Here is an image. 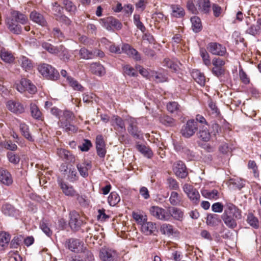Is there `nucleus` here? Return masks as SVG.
<instances>
[{"label": "nucleus", "instance_id": "4be33fe9", "mask_svg": "<svg viewBox=\"0 0 261 261\" xmlns=\"http://www.w3.org/2000/svg\"><path fill=\"white\" fill-rule=\"evenodd\" d=\"M122 51L136 60H140L141 59L139 53L127 44L123 45Z\"/></svg>", "mask_w": 261, "mask_h": 261}, {"label": "nucleus", "instance_id": "9b49d317", "mask_svg": "<svg viewBox=\"0 0 261 261\" xmlns=\"http://www.w3.org/2000/svg\"><path fill=\"white\" fill-rule=\"evenodd\" d=\"M197 128V122L194 120H188L183 126L181 130V134L185 138H190L195 134Z\"/></svg>", "mask_w": 261, "mask_h": 261}, {"label": "nucleus", "instance_id": "393cba45", "mask_svg": "<svg viewBox=\"0 0 261 261\" xmlns=\"http://www.w3.org/2000/svg\"><path fill=\"white\" fill-rule=\"evenodd\" d=\"M10 18L22 24L27 23L28 21L27 16L18 11H12Z\"/></svg>", "mask_w": 261, "mask_h": 261}, {"label": "nucleus", "instance_id": "20e7f679", "mask_svg": "<svg viewBox=\"0 0 261 261\" xmlns=\"http://www.w3.org/2000/svg\"><path fill=\"white\" fill-rule=\"evenodd\" d=\"M57 181L64 195L69 197H76L79 202H81L80 199H83V196L79 195L72 186L65 182L62 179H58Z\"/></svg>", "mask_w": 261, "mask_h": 261}, {"label": "nucleus", "instance_id": "774afa93", "mask_svg": "<svg viewBox=\"0 0 261 261\" xmlns=\"http://www.w3.org/2000/svg\"><path fill=\"white\" fill-rule=\"evenodd\" d=\"M83 100L84 102L89 103L92 102L93 100L96 101V96L93 93H84L83 94Z\"/></svg>", "mask_w": 261, "mask_h": 261}, {"label": "nucleus", "instance_id": "603ef678", "mask_svg": "<svg viewBox=\"0 0 261 261\" xmlns=\"http://www.w3.org/2000/svg\"><path fill=\"white\" fill-rule=\"evenodd\" d=\"M247 221L248 223L253 228L257 229L259 228V221L258 219L253 214H249L247 216Z\"/></svg>", "mask_w": 261, "mask_h": 261}, {"label": "nucleus", "instance_id": "a211bd4d", "mask_svg": "<svg viewBox=\"0 0 261 261\" xmlns=\"http://www.w3.org/2000/svg\"><path fill=\"white\" fill-rule=\"evenodd\" d=\"M0 181L6 186H9L13 182L10 173L6 169L0 168Z\"/></svg>", "mask_w": 261, "mask_h": 261}, {"label": "nucleus", "instance_id": "09e8293b", "mask_svg": "<svg viewBox=\"0 0 261 261\" xmlns=\"http://www.w3.org/2000/svg\"><path fill=\"white\" fill-rule=\"evenodd\" d=\"M160 121L163 124L167 126H173L175 125V120L167 115H163L160 118Z\"/></svg>", "mask_w": 261, "mask_h": 261}, {"label": "nucleus", "instance_id": "1a4fd4ad", "mask_svg": "<svg viewBox=\"0 0 261 261\" xmlns=\"http://www.w3.org/2000/svg\"><path fill=\"white\" fill-rule=\"evenodd\" d=\"M38 69L42 75L51 79L57 78L58 75L57 71L47 64L43 63L40 65Z\"/></svg>", "mask_w": 261, "mask_h": 261}, {"label": "nucleus", "instance_id": "2eb2a0df", "mask_svg": "<svg viewBox=\"0 0 261 261\" xmlns=\"http://www.w3.org/2000/svg\"><path fill=\"white\" fill-rule=\"evenodd\" d=\"M173 170L175 175L178 177L184 178L188 175L186 166L181 161L175 162L173 165Z\"/></svg>", "mask_w": 261, "mask_h": 261}, {"label": "nucleus", "instance_id": "7c9ffc66", "mask_svg": "<svg viewBox=\"0 0 261 261\" xmlns=\"http://www.w3.org/2000/svg\"><path fill=\"white\" fill-rule=\"evenodd\" d=\"M221 220L219 216L216 214H208L206 217V224L210 226H214L218 225Z\"/></svg>", "mask_w": 261, "mask_h": 261}, {"label": "nucleus", "instance_id": "dca6fc26", "mask_svg": "<svg viewBox=\"0 0 261 261\" xmlns=\"http://www.w3.org/2000/svg\"><path fill=\"white\" fill-rule=\"evenodd\" d=\"M6 106L9 111L15 114H21L24 111L23 106L18 101L9 100Z\"/></svg>", "mask_w": 261, "mask_h": 261}, {"label": "nucleus", "instance_id": "de8ad7c7", "mask_svg": "<svg viewBox=\"0 0 261 261\" xmlns=\"http://www.w3.org/2000/svg\"><path fill=\"white\" fill-rule=\"evenodd\" d=\"M132 216L135 221L142 225L147 220V216L139 212H133Z\"/></svg>", "mask_w": 261, "mask_h": 261}, {"label": "nucleus", "instance_id": "f8f14e48", "mask_svg": "<svg viewBox=\"0 0 261 261\" xmlns=\"http://www.w3.org/2000/svg\"><path fill=\"white\" fill-rule=\"evenodd\" d=\"M149 212L152 216L158 219L169 221L168 209L165 210L158 206H152L149 209Z\"/></svg>", "mask_w": 261, "mask_h": 261}, {"label": "nucleus", "instance_id": "8fccbe9b", "mask_svg": "<svg viewBox=\"0 0 261 261\" xmlns=\"http://www.w3.org/2000/svg\"><path fill=\"white\" fill-rule=\"evenodd\" d=\"M79 54L81 58L85 60L91 59L94 57V53L85 47L82 48L80 50Z\"/></svg>", "mask_w": 261, "mask_h": 261}, {"label": "nucleus", "instance_id": "052dcab7", "mask_svg": "<svg viewBox=\"0 0 261 261\" xmlns=\"http://www.w3.org/2000/svg\"><path fill=\"white\" fill-rule=\"evenodd\" d=\"M107 23L111 24L112 27L118 30L120 29L122 27V24L119 21L113 17L108 18L107 19Z\"/></svg>", "mask_w": 261, "mask_h": 261}, {"label": "nucleus", "instance_id": "0eeeda50", "mask_svg": "<svg viewBox=\"0 0 261 261\" xmlns=\"http://www.w3.org/2000/svg\"><path fill=\"white\" fill-rule=\"evenodd\" d=\"M252 19L250 17H246L245 19V23L248 27L245 31L246 34L252 36H256L261 33V18L257 19L256 24H251Z\"/></svg>", "mask_w": 261, "mask_h": 261}, {"label": "nucleus", "instance_id": "bf43d9fd", "mask_svg": "<svg viewBox=\"0 0 261 261\" xmlns=\"http://www.w3.org/2000/svg\"><path fill=\"white\" fill-rule=\"evenodd\" d=\"M218 192L217 190H214L211 191L204 190L202 192V194L206 198L209 199H217Z\"/></svg>", "mask_w": 261, "mask_h": 261}, {"label": "nucleus", "instance_id": "9d476101", "mask_svg": "<svg viewBox=\"0 0 261 261\" xmlns=\"http://www.w3.org/2000/svg\"><path fill=\"white\" fill-rule=\"evenodd\" d=\"M17 90L20 93L28 91L30 94H34L36 92V87L31 82L27 79H22L16 85Z\"/></svg>", "mask_w": 261, "mask_h": 261}, {"label": "nucleus", "instance_id": "c756f323", "mask_svg": "<svg viewBox=\"0 0 261 261\" xmlns=\"http://www.w3.org/2000/svg\"><path fill=\"white\" fill-rule=\"evenodd\" d=\"M195 81L200 86H203L205 83V77L204 74L198 70H193L191 73Z\"/></svg>", "mask_w": 261, "mask_h": 261}, {"label": "nucleus", "instance_id": "cd10ccee", "mask_svg": "<svg viewBox=\"0 0 261 261\" xmlns=\"http://www.w3.org/2000/svg\"><path fill=\"white\" fill-rule=\"evenodd\" d=\"M196 5L198 7V12L200 11L204 13L209 12L211 8L210 0H197Z\"/></svg>", "mask_w": 261, "mask_h": 261}, {"label": "nucleus", "instance_id": "c03bdc74", "mask_svg": "<svg viewBox=\"0 0 261 261\" xmlns=\"http://www.w3.org/2000/svg\"><path fill=\"white\" fill-rule=\"evenodd\" d=\"M40 228L42 231L48 237L52 235V231L50 230L49 225L46 220H42L40 223Z\"/></svg>", "mask_w": 261, "mask_h": 261}, {"label": "nucleus", "instance_id": "37998d69", "mask_svg": "<svg viewBox=\"0 0 261 261\" xmlns=\"http://www.w3.org/2000/svg\"><path fill=\"white\" fill-rule=\"evenodd\" d=\"M169 202L173 206L179 205L181 201V198L176 192H172L169 197Z\"/></svg>", "mask_w": 261, "mask_h": 261}, {"label": "nucleus", "instance_id": "338daca9", "mask_svg": "<svg viewBox=\"0 0 261 261\" xmlns=\"http://www.w3.org/2000/svg\"><path fill=\"white\" fill-rule=\"evenodd\" d=\"M163 65L166 66L174 71H176L178 68V66L176 64L173 63L169 59H165L163 62Z\"/></svg>", "mask_w": 261, "mask_h": 261}, {"label": "nucleus", "instance_id": "58836bf2", "mask_svg": "<svg viewBox=\"0 0 261 261\" xmlns=\"http://www.w3.org/2000/svg\"><path fill=\"white\" fill-rule=\"evenodd\" d=\"M67 81L70 86L74 90L80 91L84 90L83 87L75 79L71 76H67Z\"/></svg>", "mask_w": 261, "mask_h": 261}, {"label": "nucleus", "instance_id": "ddd939ff", "mask_svg": "<svg viewBox=\"0 0 261 261\" xmlns=\"http://www.w3.org/2000/svg\"><path fill=\"white\" fill-rule=\"evenodd\" d=\"M207 48L211 53L215 55L223 56L226 53L225 47L216 42L210 43Z\"/></svg>", "mask_w": 261, "mask_h": 261}, {"label": "nucleus", "instance_id": "0e129e2a", "mask_svg": "<svg viewBox=\"0 0 261 261\" xmlns=\"http://www.w3.org/2000/svg\"><path fill=\"white\" fill-rule=\"evenodd\" d=\"M136 68L138 69L140 73L144 77H146L149 79H151V72H152V70H147L144 69L141 67L140 66H136Z\"/></svg>", "mask_w": 261, "mask_h": 261}, {"label": "nucleus", "instance_id": "4468645a", "mask_svg": "<svg viewBox=\"0 0 261 261\" xmlns=\"http://www.w3.org/2000/svg\"><path fill=\"white\" fill-rule=\"evenodd\" d=\"M168 214L169 216V220L172 218L175 220L182 221L185 217L184 211L174 206L168 207Z\"/></svg>", "mask_w": 261, "mask_h": 261}, {"label": "nucleus", "instance_id": "473e14b6", "mask_svg": "<svg viewBox=\"0 0 261 261\" xmlns=\"http://www.w3.org/2000/svg\"><path fill=\"white\" fill-rule=\"evenodd\" d=\"M68 247L69 249L73 252H76L79 250L81 242L79 240L70 239L67 241Z\"/></svg>", "mask_w": 261, "mask_h": 261}, {"label": "nucleus", "instance_id": "b1692460", "mask_svg": "<svg viewBox=\"0 0 261 261\" xmlns=\"http://www.w3.org/2000/svg\"><path fill=\"white\" fill-rule=\"evenodd\" d=\"M199 127L200 129L198 133V138L203 141H208L211 138V135L208 129V124L202 125V126H199Z\"/></svg>", "mask_w": 261, "mask_h": 261}, {"label": "nucleus", "instance_id": "f3484780", "mask_svg": "<svg viewBox=\"0 0 261 261\" xmlns=\"http://www.w3.org/2000/svg\"><path fill=\"white\" fill-rule=\"evenodd\" d=\"M2 211L5 215L10 217L17 218L19 215V210L9 203H5L2 206Z\"/></svg>", "mask_w": 261, "mask_h": 261}, {"label": "nucleus", "instance_id": "5fc2aeb1", "mask_svg": "<svg viewBox=\"0 0 261 261\" xmlns=\"http://www.w3.org/2000/svg\"><path fill=\"white\" fill-rule=\"evenodd\" d=\"M161 232L166 235H171L173 233V229L172 225L170 224L164 223L161 226Z\"/></svg>", "mask_w": 261, "mask_h": 261}, {"label": "nucleus", "instance_id": "13d9d810", "mask_svg": "<svg viewBox=\"0 0 261 261\" xmlns=\"http://www.w3.org/2000/svg\"><path fill=\"white\" fill-rule=\"evenodd\" d=\"M167 109L170 113H174L176 111H180V106L175 101L170 102L167 105Z\"/></svg>", "mask_w": 261, "mask_h": 261}, {"label": "nucleus", "instance_id": "f257e3e1", "mask_svg": "<svg viewBox=\"0 0 261 261\" xmlns=\"http://www.w3.org/2000/svg\"><path fill=\"white\" fill-rule=\"evenodd\" d=\"M241 218V211L233 204L226 203L224 213L221 216V219L225 225L230 229H234L237 226V220Z\"/></svg>", "mask_w": 261, "mask_h": 261}, {"label": "nucleus", "instance_id": "4c0bfd02", "mask_svg": "<svg viewBox=\"0 0 261 261\" xmlns=\"http://www.w3.org/2000/svg\"><path fill=\"white\" fill-rule=\"evenodd\" d=\"M57 153L61 158L68 161L71 162L73 159V156L70 152L64 149H58Z\"/></svg>", "mask_w": 261, "mask_h": 261}, {"label": "nucleus", "instance_id": "49530a36", "mask_svg": "<svg viewBox=\"0 0 261 261\" xmlns=\"http://www.w3.org/2000/svg\"><path fill=\"white\" fill-rule=\"evenodd\" d=\"M136 147L137 149L144 156L148 158H150L152 156V152L148 147H146L144 145L137 144Z\"/></svg>", "mask_w": 261, "mask_h": 261}, {"label": "nucleus", "instance_id": "ea45409f", "mask_svg": "<svg viewBox=\"0 0 261 261\" xmlns=\"http://www.w3.org/2000/svg\"><path fill=\"white\" fill-rule=\"evenodd\" d=\"M10 240V236L9 233L4 231L0 232V247L3 249L8 246Z\"/></svg>", "mask_w": 261, "mask_h": 261}, {"label": "nucleus", "instance_id": "e433bc0d", "mask_svg": "<svg viewBox=\"0 0 261 261\" xmlns=\"http://www.w3.org/2000/svg\"><path fill=\"white\" fill-rule=\"evenodd\" d=\"M0 57L3 61L9 63L12 62L14 59L12 54L5 49L1 50Z\"/></svg>", "mask_w": 261, "mask_h": 261}, {"label": "nucleus", "instance_id": "7ed1b4c3", "mask_svg": "<svg viewBox=\"0 0 261 261\" xmlns=\"http://www.w3.org/2000/svg\"><path fill=\"white\" fill-rule=\"evenodd\" d=\"M72 115L71 112L65 111L63 116L59 117L58 122L59 127L68 133H74L76 132L77 130V128L70 122Z\"/></svg>", "mask_w": 261, "mask_h": 261}, {"label": "nucleus", "instance_id": "4d7b16f0", "mask_svg": "<svg viewBox=\"0 0 261 261\" xmlns=\"http://www.w3.org/2000/svg\"><path fill=\"white\" fill-rule=\"evenodd\" d=\"M200 54L204 64L206 66H209L211 64V61L209 55L206 50L205 49L201 48L200 49Z\"/></svg>", "mask_w": 261, "mask_h": 261}, {"label": "nucleus", "instance_id": "2f4dec72", "mask_svg": "<svg viewBox=\"0 0 261 261\" xmlns=\"http://www.w3.org/2000/svg\"><path fill=\"white\" fill-rule=\"evenodd\" d=\"M18 62L22 68L25 71L30 70L33 68V64L31 60L26 57H21L19 58Z\"/></svg>", "mask_w": 261, "mask_h": 261}, {"label": "nucleus", "instance_id": "680f3d73", "mask_svg": "<svg viewBox=\"0 0 261 261\" xmlns=\"http://www.w3.org/2000/svg\"><path fill=\"white\" fill-rule=\"evenodd\" d=\"M167 184L170 189L177 190L179 188L178 184L177 181L171 177L168 178Z\"/></svg>", "mask_w": 261, "mask_h": 261}, {"label": "nucleus", "instance_id": "c85d7f7f", "mask_svg": "<svg viewBox=\"0 0 261 261\" xmlns=\"http://www.w3.org/2000/svg\"><path fill=\"white\" fill-rule=\"evenodd\" d=\"M111 122L112 125H116L115 128L118 132H121L125 130L124 122L120 117L117 116H113Z\"/></svg>", "mask_w": 261, "mask_h": 261}, {"label": "nucleus", "instance_id": "a18cd8bd", "mask_svg": "<svg viewBox=\"0 0 261 261\" xmlns=\"http://www.w3.org/2000/svg\"><path fill=\"white\" fill-rule=\"evenodd\" d=\"M151 73V78L150 80H153L157 83L164 82L167 81V77L166 76L161 73H158L153 71Z\"/></svg>", "mask_w": 261, "mask_h": 261}, {"label": "nucleus", "instance_id": "39448f33", "mask_svg": "<svg viewBox=\"0 0 261 261\" xmlns=\"http://www.w3.org/2000/svg\"><path fill=\"white\" fill-rule=\"evenodd\" d=\"M128 123L127 131L134 138L142 139L143 135L141 130L138 127V122L136 119L132 117L126 119Z\"/></svg>", "mask_w": 261, "mask_h": 261}, {"label": "nucleus", "instance_id": "f704fd0d", "mask_svg": "<svg viewBox=\"0 0 261 261\" xmlns=\"http://www.w3.org/2000/svg\"><path fill=\"white\" fill-rule=\"evenodd\" d=\"M42 47L49 53L54 55H58L59 53V46H54L47 42H43Z\"/></svg>", "mask_w": 261, "mask_h": 261}, {"label": "nucleus", "instance_id": "412c9836", "mask_svg": "<svg viewBox=\"0 0 261 261\" xmlns=\"http://www.w3.org/2000/svg\"><path fill=\"white\" fill-rule=\"evenodd\" d=\"M7 25L9 30L14 34H19L21 32V27L19 22L15 21L11 18H8L6 21Z\"/></svg>", "mask_w": 261, "mask_h": 261}, {"label": "nucleus", "instance_id": "e2e57ef3", "mask_svg": "<svg viewBox=\"0 0 261 261\" xmlns=\"http://www.w3.org/2000/svg\"><path fill=\"white\" fill-rule=\"evenodd\" d=\"M7 157L10 162L14 164H17L19 162L20 158L19 156L11 152L7 153Z\"/></svg>", "mask_w": 261, "mask_h": 261}, {"label": "nucleus", "instance_id": "f03ea898", "mask_svg": "<svg viewBox=\"0 0 261 261\" xmlns=\"http://www.w3.org/2000/svg\"><path fill=\"white\" fill-rule=\"evenodd\" d=\"M72 115L71 112L65 111L63 116L59 117L58 122L59 127L68 133H74L76 132L77 130V128L70 122Z\"/></svg>", "mask_w": 261, "mask_h": 261}, {"label": "nucleus", "instance_id": "72a5a7b5", "mask_svg": "<svg viewBox=\"0 0 261 261\" xmlns=\"http://www.w3.org/2000/svg\"><path fill=\"white\" fill-rule=\"evenodd\" d=\"M192 28L195 33L200 32L202 29V24L200 19L197 16H193L191 18Z\"/></svg>", "mask_w": 261, "mask_h": 261}, {"label": "nucleus", "instance_id": "5701e85b", "mask_svg": "<svg viewBox=\"0 0 261 261\" xmlns=\"http://www.w3.org/2000/svg\"><path fill=\"white\" fill-rule=\"evenodd\" d=\"M30 17L33 22L41 26L44 27L47 24L43 15L36 11H34L31 13Z\"/></svg>", "mask_w": 261, "mask_h": 261}, {"label": "nucleus", "instance_id": "69168bd1", "mask_svg": "<svg viewBox=\"0 0 261 261\" xmlns=\"http://www.w3.org/2000/svg\"><path fill=\"white\" fill-rule=\"evenodd\" d=\"M124 72L125 74L131 76H135L137 75V73L136 72L135 70L129 65H125L123 67Z\"/></svg>", "mask_w": 261, "mask_h": 261}, {"label": "nucleus", "instance_id": "6e6552de", "mask_svg": "<svg viewBox=\"0 0 261 261\" xmlns=\"http://www.w3.org/2000/svg\"><path fill=\"white\" fill-rule=\"evenodd\" d=\"M184 192L187 194L191 202L195 204L198 203L200 196L198 191L194 187L188 184H186L182 187Z\"/></svg>", "mask_w": 261, "mask_h": 261}, {"label": "nucleus", "instance_id": "c9c22d12", "mask_svg": "<svg viewBox=\"0 0 261 261\" xmlns=\"http://www.w3.org/2000/svg\"><path fill=\"white\" fill-rule=\"evenodd\" d=\"M59 57L60 58L64 61H68L70 58V55L69 53L68 50L63 45H59Z\"/></svg>", "mask_w": 261, "mask_h": 261}, {"label": "nucleus", "instance_id": "bb28decb", "mask_svg": "<svg viewBox=\"0 0 261 261\" xmlns=\"http://www.w3.org/2000/svg\"><path fill=\"white\" fill-rule=\"evenodd\" d=\"M91 167V164L88 162L78 163L76 165V168L80 175L83 177H86L88 176V171Z\"/></svg>", "mask_w": 261, "mask_h": 261}, {"label": "nucleus", "instance_id": "a878e982", "mask_svg": "<svg viewBox=\"0 0 261 261\" xmlns=\"http://www.w3.org/2000/svg\"><path fill=\"white\" fill-rule=\"evenodd\" d=\"M156 229V224L147 220L141 225V230L147 235L151 234Z\"/></svg>", "mask_w": 261, "mask_h": 261}, {"label": "nucleus", "instance_id": "a19ab883", "mask_svg": "<svg viewBox=\"0 0 261 261\" xmlns=\"http://www.w3.org/2000/svg\"><path fill=\"white\" fill-rule=\"evenodd\" d=\"M120 201V197L116 192L111 193L108 198V201L111 206H115Z\"/></svg>", "mask_w": 261, "mask_h": 261}, {"label": "nucleus", "instance_id": "864d4df0", "mask_svg": "<svg viewBox=\"0 0 261 261\" xmlns=\"http://www.w3.org/2000/svg\"><path fill=\"white\" fill-rule=\"evenodd\" d=\"M172 15L176 17H180L185 15V11L182 8L178 5H173L171 7Z\"/></svg>", "mask_w": 261, "mask_h": 261}, {"label": "nucleus", "instance_id": "79ce46f5", "mask_svg": "<svg viewBox=\"0 0 261 261\" xmlns=\"http://www.w3.org/2000/svg\"><path fill=\"white\" fill-rule=\"evenodd\" d=\"M20 130L22 135L28 140L33 141V139L29 133V126L24 123H20L19 125Z\"/></svg>", "mask_w": 261, "mask_h": 261}, {"label": "nucleus", "instance_id": "6e6d98bb", "mask_svg": "<svg viewBox=\"0 0 261 261\" xmlns=\"http://www.w3.org/2000/svg\"><path fill=\"white\" fill-rule=\"evenodd\" d=\"M209 111L214 116H217L219 114V111L218 109L215 102L210 100L208 101Z\"/></svg>", "mask_w": 261, "mask_h": 261}, {"label": "nucleus", "instance_id": "3c124183", "mask_svg": "<svg viewBox=\"0 0 261 261\" xmlns=\"http://www.w3.org/2000/svg\"><path fill=\"white\" fill-rule=\"evenodd\" d=\"M30 110L32 117L36 119H40L41 117V112L37 106L34 103L30 104Z\"/></svg>", "mask_w": 261, "mask_h": 261}, {"label": "nucleus", "instance_id": "aec40b11", "mask_svg": "<svg viewBox=\"0 0 261 261\" xmlns=\"http://www.w3.org/2000/svg\"><path fill=\"white\" fill-rule=\"evenodd\" d=\"M90 70L92 73L99 76H102L106 73L104 67L100 63L97 62H94L90 64Z\"/></svg>", "mask_w": 261, "mask_h": 261}, {"label": "nucleus", "instance_id": "6ab92c4d", "mask_svg": "<svg viewBox=\"0 0 261 261\" xmlns=\"http://www.w3.org/2000/svg\"><path fill=\"white\" fill-rule=\"evenodd\" d=\"M69 225L73 229H77L80 227L82 221L80 220V215L75 211H72L70 213Z\"/></svg>", "mask_w": 261, "mask_h": 261}, {"label": "nucleus", "instance_id": "423d86ee", "mask_svg": "<svg viewBox=\"0 0 261 261\" xmlns=\"http://www.w3.org/2000/svg\"><path fill=\"white\" fill-rule=\"evenodd\" d=\"M99 257L102 261H118L119 255L114 249L102 248L100 250Z\"/></svg>", "mask_w": 261, "mask_h": 261}]
</instances>
